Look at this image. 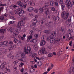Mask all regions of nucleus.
<instances>
[{"label": "nucleus", "mask_w": 74, "mask_h": 74, "mask_svg": "<svg viewBox=\"0 0 74 74\" xmlns=\"http://www.w3.org/2000/svg\"><path fill=\"white\" fill-rule=\"evenodd\" d=\"M25 23V20L22 19L20 22H18V24L17 25V28L16 29V30H17V32H19L21 29L20 28V26H23V24Z\"/></svg>", "instance_id": "1"}, {"label": "nucleus", "mask_w": 74, "mask_h": 74, "mask_svg": "<svg viewBox=\"0 0 74 74\" xmlns=\"http://www.w3.org/2000/svg\"><path fill=\"white\" fill-rule=\"evenodd\" d=\"M56 35V32L53 31L52 34L51 35V37L52 38H51L50 39V41L51 43H53V42H54L55 43H56V39H54V38L55 37Z\"/></svg>", "instance_id": "2"}, {"label": "nucleus", "mask_w": 74, "mask_h": 74, "mask_svg": "<svg viewBox=\"0 0 74 74\" xmlns=\"http://www.w3.org/2000/svg\"><path fill=\"white\" fill-rule=\"evenodd\" d=\"M69 16V13H66L65 12H63L61 14V17L64 19H67Z\"/></svg>", "instance_id": "3"}, {"label": "nucleus", "mask_w": 74, "mask_h": 74, "mask_svg": "<svg viewBox=\"0 0 74 74\" xmlns=\"http://www.w3.org/2000/svg\"><path fill=\"white\" fill-rule=\"evenodd\" d=\"M45 49L44 48H42V49L41 50H40L38 52V54L39 55H41L42 53H43V54H47V52L46 51H45Z\"/></svg>", "instance_id": "4"}, {"label": "nucleus", "mask_w": 74, "mask_h": 74, "mask_svg": "<svg viewBox=\"0 0 74 74\" xmlns=\"http://www.w3.org/2000/svg\"><path fill=\"white\" fill-rule=\"evenodd\" d=\"M66 3L67 5L68 8H69L70 7H71L72 4H71V3L70 2V0H66Z\"/></svg>", "instance_id": "5"}, {"label": "nucleus", "mask_w": 74, "mask_h": 74, "mask_svg": "<svg viewBox=\"0 0 74 74\" xmlns=\"http://www.w3.org/2000/svg\"><path fill=\"white\" fill-rule=\"evenodd\" d=\"M71 19H72V17L71 16H69V18L68 21L66 20V25H69V23L71 22Z\"/></svg>", "instance_id": "6"}, {"label": "nucleus", "mask_w": 74, "mask_h": 74, "mask_svg": "<svg viewBox=\"0 0 74 74\" xmlns=\"http://www.w3.org/2000/svg\"><path fill=\"white\" fill-rule=\"evenodd\" d=\"M27 49L29 51V53L30 54H29V56H31L32 55V50H31V48L29 46H28L27 47Z\"/></svg>", "instance_id": "7"}, {"label": "nucleus", "mask_w": 74, "mask_h": 74, "mask_svg": "<svg viewBox=\"0 0 74 74\" xmlns=\"http://www.w3.org/2000/svg\"><path fill=\"white\" fill-rule=\"evenodd\" d=\"M27 11H29V12H32L34 10V8L32 7H29L27 9Z\"/></svg>", "instance_id": "8"}, {"label": "nucleus", "mask_w": 74, "mask_h": 74, "mask_svg": "<svg viewBox=\"0 0 74 74\" xmlns=\"http://www.w3.org/2000/svg\"><path fill=\"white\" fill-rule=\"evenodd\" d=\"M46 44V41L45 40H42L40 42V46H44Z\"/></svg>", "instance_id": "9"}, {"label": "nucleus", "mask_w": 74, "mask_h": 74, "mask_svg": "<svg viewBox=\"0 0 74 74\" xmlns=\"http://www.w3.org/2000/svg\"><path fill=\"white\" fill-rule=\"evenodd\" d=\"M6 64H7V63H6V62H3L1 65L0 67H1V69H3V68H4V67L5 66V65H6Z\"/></svg>", "instance_id": "10"}, {"label": "nucleus", "mask_w": 74, "mask_h": 74, "mask_svg": "<svg viewBox=\"0 0 74 74\" xmlns=\"http://www.w3.org/2000/svg\"><path fill=\"white\" fill-rule=\"evenodd\" d=\"M16 47L14 45H10L9 46V51H11L13 49V48H15Z\"/></svg>", "instance_id": "11"}, {"label": "nucleus", "mask_w": 74, "mask_h": 74, "mask_svg": "<svg viewBox=\"0 0 74 74\" xmlns=\"http://www.w3.org/2000/svg\"><path fill=\"white\" fill-rule=\"evenodd\" d=\"M45 14L46 15H48L49 12V9L48 8H46L45 9Z\"/></svg>", "instance_id": "12"}, {"label": "nucleus", "mask_w": 74, "mask_h": 74, "mask_svg": "<svg viewBox=\"0 0 74 74\" xmlns=\"http://www.w3.org/2000/svg\"><path fill=\"white\" fill-rule=\"evenodd\" d=\"M24 13V11L23 10H21L18 13V15L19 16H22Z\"/></svg>", "instance_id": "13"}, {"label": "nucleus", "mask_w": 74, "mask_h": 74, "mask_svg": "<svg viewBox=\"0 0 74 74\" xmlns=\"http://www.w3.org/2000/svg\"><path fill=\"white\" fill-rule=\"evenodd\" d=\"M70 36H71V34H69L68 33H67V37L68 38H69V40H70V38L69 37H70Z\"/></svg>", "instance_id": "14"}, {"label": "nucleus", "mask_w": 74, "mask_h": 74, "mask_svg": "<svg viewBox=\"0 0 74 74\" xmlns=\"http://www.w3.org/2000/svg\"><path fill=\"white\" fill-rule=\"evenodd\" d=\"M27 5V4H25L24 5L22 3H21L20 5L21 6V7H24V8H25V7H26Z\"/></svg>", "instance_id": "15"}, {"label": "nucleus", "mask_w": 74, "mask_h": 74, "mask_svg": "<svg viewBox=\"0 0 74 74\" xmlns=\"http://www.w3.org/2000/svg\"><path fill=\"white\" fill-rule=\"evenodd\" d=\"M22 59H21V60L22 61V62H26V58L25 57L22 58Z\"/></svg>", "instance_id": "16"}, {"label": "nucleus", "mask_w": 74, "mask_h": 74, "mask_svg": "<svg viewBox=\"0 0 74 74\" xmlns=\"http://www.w3.org/2000/svg\"><path fill=\"white\" fill-rule=\"evenodd\" d=\"M49 3H45V5L44 6V7H43V8H44V7H45V8H48V6H49Z\"/></svg>", "instance_id": "17"}, {"label": "nucleus", "mask_w": 74, "mask_h": 74, "mask_svg": "<svg viewBox=\"0 0 74 74\" xmlns=\"http://www.w3.org/2000/svg\"><path fill=\"white\" fill-rule=\"evenodd\" d=\"M34 48L35 51H37L38 50V48H37V45L36 44L34 45Z\"/></svg>", "instance_id": "18"}, {"label": "nucleus", "mask_w": 74, "mask_h": 74, "mask_svg": "<svg viewBox=\"0 0 74 74\" xmlns=\"http://www.w3.org/2000/svg\"><path fill=\"white\" fill-rule=\"evenodd\" d=\"M61 6L62 7V10H64V9L65 8V5L64 3H61Z\"/></svg>", "instance_id": "19"}, {"label": "nucleus", "mask_w": 74, "mask_h": 74, "mask_svg": "<svg viewBox=\"0 0 74 74\" xmlns=\"http://www.w3.org/2000/svg\"><path fill=\"white\" fill-rule=\"evenodd\" d=\"M73 32V30L71 29H70L68 30V33L71 34Z\"/></svg>", "instance_id": "20"}, {"label": "nucleus", "mask_w": 74, "mask_h": 74, "mask_svg": "<svg viewBox=\"0 0 74 74\" xmlns=\"http://www.w3.org/2000/svg\"><path fill=\"white\" fill-rule=\"evenodd\" d=\"M44 32L45 33H46V34H50V31L49 30H44Z\"/></svg>", "instance_id": "21"}, {"label": "nucleus", "mask_w": 74, "mask_h": 74, "mask_svg": "<svg viewBox=\"0 0 74 74\" xmlns=\"http://www.w3.org/2000/svg\"><path fill=\"white\" fill-rule=\"evenodd\" d=\"M43 9H43V8H40L39 9V13L40 14L42 12Z\"/></svg>", "instance_id": "22"}, {"label": "nucleus", "mask_w": 74, "mask_h": 74, "mask_svg": "<svg viewBox=\"0 0 74 74\" xmlns=\"http://www.w3.org/2000/svg\"><path fill=\"white\" fill-rule=\"evenodd\" d=\"M30 72V73H33L35 71V69L33 68H30L29 69Z\"/></svg>", "instance_id": "23"}, {"label": "nucleus", "mask_w": 74, "mask_h": 74, "mask_svg": "<svg viewBox=\"0 0 74 74\" xmlns=\"http://www.w3.org/2000/svg\"><path fill=\"white\" fill-rule=\"evenodd\" d=\"M45 19L42 18L41 19L40 22L41 23H42V24H43L45 22Z\"/></svg>", "instance_id": "24"}, {"label": "nucleus", "mask_w": 74, "mask_h": 74, "mask_svg": "<svg viewBox=\"0 0 74 74\" xmlns=\"http://www.w3.org/2000/svg\"><path fill=\"white\" fill-rule=\"evenodd\" d=\"M32 36L31 35H30L29 36V37L27 39V41L29 42V40H30L31 39H32Z\"/></svg>", "instance_id": "25"}, {"label": "nucleus", "mask_w": 74, "mask_h": 74, "mask_svg": "<svg viewBox=\"0 0 74 74\" xmlns=\"http://www.w3.org/2000/svg\"><path fill=\"white\" fill-rule=\"evenodd\" d=\"M32 41L33 43H36V42H37V39H35L33 40L32 39Z\"/></svg>", "instance_id": "26"}, {"label": "nucleus", "mask_w": 74, "mask_h": 74, "mask_svg": "<svg viewBox=\"0 0 74 74\" xmlns=\"http://www.w3.org/2000/svg\"><path fill=\"white\" fill-rule=\"evenodd\" d=\"M5 31V29H2L0 30V33H2V34H4V32Z\"/></svg>", "instance_id": "27"}, {"label": "nucleus", "mask_w": 74, "mask_h": 74, "mask_svg": "<svg viewBox=\"0 0 74 74\" xmlns=\"http://www.w3.org/2000/svg\"><path fill=\"white\" fill-rule=\"evenodd\" d=\"M21 56L22 57V58H24L25 56V54L24 53H22L21 54H20Z\"/></svg>", "instance_id": "28"}, {"label": "nucleus", "mask_w": 74, "mask_h": 74, "mask_svg": "<svg viewBox=\"0 0 74 74\" xmlns=\"http://www.w3.org/2000/svg\"><path fill=\"white\" fill-rule=\"evenodd\" d=\"M56 39V44H59V41H60V40L59 39L58 40V38H57Z\"/></svg>", "instance_id": "29"}, {"label": "nucleus", "mask_w": 74, "mask_h": 74, "mask_svg": "<svg viewBox=\"0 0 74 74\" xmlns=\"http://www.w3.org/2000/svg\"><path fill=\"white\" fill-rule=\"evenodd\" d=\"M48 25H49V27H50L51 26V25H52V22H49L47 23Z\"/></svg>", "instance_id": "30"}, {"label": "nucleus", "mask_w": 74, "mask_h": 74, "mask_svg": "<svg viewBox=\"0 0 74 74\" xmlns=\"http://www.w3.org/2000/svg\"><path fill=\"white\" fill-rule=\"evenodd\" d=\"M48 57L51 58L53 56V54L52 53H49L48 54Z\"/></svg>", "instance_id": "31"}, {"label": "nucleus", "mask_w": 74, "mask_h": 74, "mask_svg": "<svg viewBox=\"0 0 74 74\" xmlns=\"http://www.w3.org/2000/svg\"><path fill=\"white\" fill-rule=\"evenodd\" d=\"M4 18V17L3 16H0V21H2L3 20Z\"/></svg>", "instance_id": "32"}, {"label": "nucleus", "mask_w": 74, "mask_h": 74, "mask_svg": "<svg viewBox=\"0 0 74 74\" xmlns=\"http://www.w3.org/2000/svg\"><path fill=\"white\" fill-rule=\"evenodd\" d=\"M7 30L9 31V30H10L11 33H12V32H13V31H12V28L9 27L8 28Z\"/></svg>", "instance_id": "33"}, {"label": "nucleus", "mask_w": 74, "mask_h": 74, "mask_svg": "<svg viewBox=\"0 0 74 74\" xmlns=\"http://www.w3.org/2000/svg\"><path fill=\"white\" fill-rule=\"evenodd\" d=\"M7 43H8L7 41H4L3 42V45H6Z\"/></svg>", "instance_id": "34"}, {"label": "nucleus", "mask_w": 74, "mask_h": 74, "mask_svg": "<svg viewBox=\"0 0 74 74\" xmlns=\"http://www.w3.org/2000/svg\"><path fill=\"white\" fill-rule=\"evenodd\" d=\"M52 17L54 21H55L56 20V16H55L54 15H53L52 16Z\"/></svg>", "instance_id": "35"}, {"label": "nucleus", "mask_w": 74, "mask_h": 74, "mask_svg": "<svg viewBox=\"0 0 74 74\" xmlns=\"http://www.w3.org/2000/svg\"><path fill=\"white\" fill-rule=\"evenodd\" d=\"M53 4H54L53 2H52V1L50 2V6H53Z\"/></svg>", "instance_id": "36"}, {"label": "nucleus", "mask_w": 74, "mask_h": 74, "mask_svg": "<svg viewBox=\"0 0 74 74\" xmlns=\"http://www.w3.org/2000/svg\"><path fill=\"white\" fill-rule=\"evenodd\" d=\"M14 42H15V43H16V42H18V40L16 38H15L14 39Z\"/></svg>", "instance_id": "37"}, {"label": "nucleus", "mask_w": 74, "mask_h": 74, "mask_svg": "<svg viewBox=\"0 0 74 74\" xmlns=\"http://www.w3.org/2000/svg\"><path fill=\"white\" fill-rule=\"evenodd\" d=\"M56 20L58 21V22H59L60 19V18L58 16H57L56 17Z\"/></svg>", "instance_id": "38"}, {"label": "nucleus", "mask_w": 74, "mask_h": 74, "mask_svg": "<svg viewBox=\"0 0 74 74\" xmlns=\"http://www.w3.org/2000/svg\"><path fill=\"white\" fill-rule=\"evenodd\" d=\"M24 52L25 53V54H27V55H28V54H29V51L27 50L25 51Z\"/></svg>", "instance_id": "39"}, {"label": "nucleus", "mask_w": 74, "mask_h": 74, "mask_svg": "<svg viewBox=\"0 0 74 74\" xmlns=\"http://www.w3.org/2000/svg\"><path fill=\"white\" fill-rule=\"evenodd\" d=\"M17 42H18L17 44L18 45H19V44H21V42L20 41V40L18 41L17 40Z\"/></svg>", "instance_id": "40"}, {"label": "nucleus", "mask_w": 74, "mask_h": 74, "mask_svg": "<svg viewBox=\"0 0 74 74\" xmlns=\"http://www.w3.org/2000/svg\"><path fill=\"white\" fill-rule=\"evenodd\" d=\"M16 32H18L17 31V30H16V31H14L13 32V33L14 34H13V36H14V35L16 33Z\"/></svg>", "instance_id": "41"}, {"label": "nucleus", "mask_w": 74, "mask_h": 74, "mask_svg": "<svg viewBox=\"0 0 74 74\" xmlns=\"http://www.w3.org/2000/svg\"><path fill=\"white\" fill-rule=\"evenodd\" d=\"M38 66H41L42 65V62H39V63L38 64Z\"/></svg>", "instance_id": "42"}, {"label": "nucleus", "mask_w": 74, "mask_h": 74, "mask_svg": "<svg viewBox=\"0 0 74 74\" xmlns=\"http://www.w3.org/2000/svg\"><path fill=\"white\" fill-rule=\"evenodd\" d=\"M29 34L30 35H33V31H31L30 32Z\"/></svg>", "instance_id": "43"}, {"label": "nucleus", "mask_w": 74, "mask_h": 74, "mask_svg": "<svg viewBox=\"0 0 74 74\" xmlns=\"http://www.w3.org/2000/svg\"><path fill=\"white\" fill-rule=\"evenodd\" d=\"M51 10H52V11H55V8H53V7H52L51 8Z\"/></svg>", "instance_id": "44"}, {"label": "nucleus", "mask_w": 74, "mask_h": 74, "mask_svg": "<svg viewBox=\"0 0 74 74\" xmlns=\"http://www.w3.org/2000/svg\"><path fill=\"white\" fill-rule=\"evenodd\" d=\"M63 1V0H59V3H60V4H61V3H62Z\"/></svg>", "instance_id": "45"}, {"label": "nucleus", "mask_w": 74, "mask_h": 74, "mask_svg": "<svg viewBox=\"0 0 74 74\" xmlns=\"http://www.w3.org/2000/svg\"><path fill=\"white\" fill-rule=\"evenodd\" d=\"M28 4L29 5H32V2L31 1L29 2Z\"/></svg>", "instance_id": "46"}, {"label": "nucleus", "mask_w": 74, "mask_h": 74, "mask_svg": "<svg viewBox=\"0 0 74 74\" xmlns=\"http://www.w3.org/2000/svg\"><path fill=\"white\" fill-rule=\"evenodd\" d=\"M69 45L70 46H72V45H73V44H72V41L70 42Z\"/></svg>", "instance_id": "47"}, {"label": "nucleus", "mask_w": 74, "mask_h": 74, "mask_svg": "<svg viewBox=\"0 0 74 74\" xmlns=\"http://www.w3.org/2000/svg\"><path fill=\"white\" fill-rule=\"evenodd\" d=\"M38 33H39V34H40V35H41V31L39 30L38 31Z\"/></svg>", "instance_id": "48"}, {"label": "nucleus", "mask_w": 74, "mask_h": 74, "mask_svg": "<svg viewBox=\"0 0 74 74\" xmlns=\"http://www.w3.org/2000/svg\"><path fill=\"white\" fill-rule=\"evenodd\" d=\"M1 45H3V42H0V47H1Z\"/></svg>", "instance_id": "49"}, {"label": "nucleus", "mask_w": 74, "mask_h": 74, "mask_svg": "<svg viewBox=\"0 0 74 74\" xmlns=\"http://www.w3.org/2000/svg\"><path fill=\"white\" fill-rule=\"evenodd\" d=\"M15 13L16 15H18V11L16 10H15Z\"/></svg>", "instance_id": "50"}, {"label": "nucleus", "mask_w": 74, "mask_h": 74, "mask_svg": "<svg viewBox=\"0 0 74 74\" xmlns=\"http://www.w3.org/2000/svg\"><path fill=\"white\" fill-rule=\"evenodd\" d=\"M32 56H33V57H34V56L35 57H36V56H37V54L34 53L32 55Z\"/></svg>", "instance_id": "51"}, {"label": "nucleus", "mask_w": 74, "mask_h": 74, "mask_svg": "<svg viewBox=\"0 0 74 74\" xmlns=\"http://www.w3.org/2000/svg\"><path fill=\"white\" fill-rule=\"evenodd\" d=\"M23 1L24 3H26L27 2V0H23Z\"/></svg>", "instance_id": "52"}, {"label": "nucleus", "mask_w": 74, "mask_h": 74, "mask_svg": "<svg viewBox=\"0 0 74 74\" xmlns=\"http://www.w3.org/2000/svg\"><path fill=\"white\" fill-rule=\"evenodd\" d=\"M14 69H15V70H16V69H17V67H16V66H14Z\"/></svg>", "instance_id": "53"}, {"label": "nucleus", "mask_w": 74, "mask_h": 74, "mask_svg": "<svg viewBox=\"0 0 74 74\" xmlns=\"http://www.w3.org/2000/svg\"><path fill=\"white\" fill-rule=\"evenodd\" d=\"M21 3H21V2L20 1H18V5H21Z\"/></svg>", "instance_id": "54"}, {"label": "nucleus", "mask_w": 74, "mask_h": 74, "mask_svg": "<svg viewBox=\"0 0 74 74\" xmlns=\"http://www.w3.org/2000/svg\"><path fill=\"white\" fill-rule=\"evenodd\" d=\"M35 37H36V38H37L38 37V35L37 34H35L34 35Z\"/></svg>", "instance_id": "55"}, {"label": "nucleus", "mask_w": 74, "mask_h": 74, "mask_svg": "<svg viewBox=\"0 0 74 74\" xmlns=\"http://www.w3.org/2000/svg\"><path fill=\"white\" fill-rule=\"evenodd\" d=\"M36 23L34 22L33 23V25L34 27H36Z\"/></svg>", "instance_id": "56"}, {"label": "nucleus", "mask_w": 74, "mask_h": 74, "mask_svg": "<svg viewBox=\"0 0 74 74\" xmlns=\"http://www.w3.org/2000/svg\"><path fill=\"white\" fill-rule=\"evenodd\" d=\"M34 12L35 13H37V12H38V11L37 10L35 9L34 10Z\"/></svg>", "instance_id": "57"}, {"label": "nucleus", "mask_w": 74, "mask_h": 74, "mask_svg": "<svg viewBox=\"0 0 74 74\" xmlns=\"http://www.w3.org/2000/svg\"><path fill=\"white\" fill-rule=\"evenodd\" d=\"M38 18V16H35L34 20H37V19Z\"/></svg>", "instance_id": "58"}, {"label": "nucleus", "mask_w": 74, "mask_h": 74, "mask_svg": "<svg viewBox=\"0 0 74 74\" xmlns=\"http://www.w3.org/2000/svg\"><path fill=\"white\" fill-rule=\"evenodd\" d=\"M61 30L62 32H64V28H61Z\"/></svg>", "instance_id": "59"}, {"label": "nucleus", "mask_w": 74, "mask_h": 74, "mask_svg": "<svg viewBox=\"0 0 74 74\" xmlns=\"http://www.w3.org/2000/svg\"><path fill=\"white\" fill-rule=\"evenodd\" d=\"M3 7H1L0 8V11H1V10H3Z\"/></svg>", "instance_id": "60"}, {"label": "nucleus", "mask_w": 74, "mask_h": 74, "mask_svg": "<svg viewBox=\"0 0 74 74\" xmlns=\"http://www.w3.org/2000/svg\"><path fill=\"white\" fill-rule=\"evenodd\" d=\"M55 5L58 7V2H56L55 3Z\"/></svg>", "instance_id": "61"}, {"label": "nucleus", "mask_w": 74, "mask_h": 74, "mask_svg": "<svg viewBox=\"0 0 74 74\" xmlns=\"http://www.w3.org/2000/svg\"><path fill=\"white\" fill-rule=\"evenodd\" d=\"M10 58L11 59H14V56H11L10 57Z\"/></svg>", "instance_id": "62"}, {"label": "nucleus", "mask_w": 74, "mask_h": 74, "mask_svg": "<svg viewBox=\"0 0 74 74\" xmlns=\"http://www.w3.org/2000/svg\"><path fill=\"white\" fill-rule=\"evenodd\" d=\"M12 22L10 21L9 22V25H11V24H12Z\"/></svg>", "instance_id": "63"}, {"label": "nucleus", "mask_w": 74, "mask_h": 74, "mask_svg": "<svg viewBox=\"0 0 74 74\" xmlns=\"http://www.w3.org/2000/svg\"><path fill=\"white\" fill-rule=\"evenodd\" d=\"M72 71L73 72V73H74V66L73 67V69H72Z\"/></svg>", "instance_id": "64"}]
</instances>
